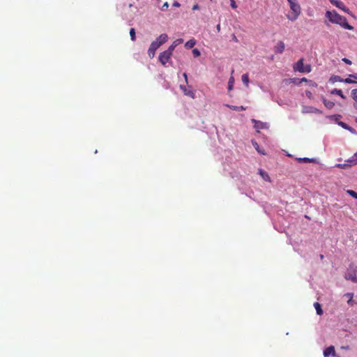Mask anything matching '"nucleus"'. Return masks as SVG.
Instances as JSON below:
<instances>
[{
	"mask_svg": "<svg viewBox=\"0 0 357 357\" xmlns=\"http://www.w3.org/2000/svg\"><path fill=\"white\" fill-rule=\"evenodd\" d=\"M326 16L332 23L337 24L345 29H354V27L347 22V18L338 14L336 11H327Z\"/></svg>",
	"mask_w": 357,
	"mask_h": 357,
	"instance_id": "obj_1",
	"label": "nucleus"
},
{
	"mask_svg": "<svg viewBox=\"0 0 357 357\" xmlns=\"http://www.w3.org/2000/svg\"><path fill=\"white\" fill-rule=\"evenodd\" d=\"M287 1L289 4L291 13H289L287 17L288 20L294 22L296 20L300 15L301 13V8L297 0H287Z\"/></svg>",
	"mask_w": 357,
	"mask_h": 357,
	"instance_id": "obj_2",
	"label": "nucleus"
},
{
	"mask_svg": "<svg viewBox=\"0 0 357 357\" xmlns=\"http://www.w3.org/2000/svg\"><path fill=\"white\" fill-rule=\"evenodd\" d=\"M294 69L295 71H298L300 73H310L312 70L311 66L307 64L304 66L303 64V59H299L294 65Z\"/></svg>",
	"mask_w": 357,
	"mask_h": 357,
	"instance_id": "obj_3",
	"label": "nucleus"
},
{
	"mask_svg": "<svg viewBox=\"0 0 357 357\" xmlns=\"http://www.w3.org/2000/svg\"><path fill=\"white\" fill-rule=\"evenodd\" d=\"M171 56L172 54L169 52L164 51L160 54L158 59L162 65H165L170 59Z\"/></svg>",
	"mask_w": 357,
	"mask_h": 357,
	"instance_id": "obj_4",
	"label": "nucleus"
},
{
	"mask_svg": "<svg viewBox=\"0 0 357 357\" xmlns=\"http://www.w3.org/2000/svg\"><path fill=\"white\" fill-rule=\"evenodd\" d=\"M160 46L156 42H152L150 45V47L148 50V54L150 58H153L155 56V51L158 48H159Z\"/></svg>",
	"mask_w": 357,
	"mask_h": 357,
	"instance_id": "obj_5",
	"label": "nucleus"
},
{
	"mask_svg": "<svg viewBox=\"0 0 357 357\" xmlns=\"http://www.w3.org/2000/svg\"><path fill=\"white\" fill-rule=\"evenodd\" d=\"M332 4L335 5L338 8L347 12L349 9L346 7L344 3L340 0H331Z\"/></svg>",
	"mask_w": 357,
	"mask_h": 357,
	"instance_id": "obj_6",
	"label": "nucleus"
},
{
	"mask_svg": "<svg viewBox=\"0 0 357 357\" xmlns=\"http://www.w3.org/2000/svg\"><path fill=\"white\" fill-rule=\"evenodd\" d=\"M180 89L183 91L184 95L195 98V93L192 90L187 89L184 85H180Z\"/></svg>",
	"mask_w": 357,
	"mask_h": 357,
	"instance_id": "obj_7",
	"label": "nucleus"
},
{
	"mask_svg": "<svg viewBox=\"0 0 357 357\" xmlns=\"http://www.w3.org/2000/svg\"><path fill=\"white\" fill-rule=\"evenodd\" d=\"M330 355H332L333 356H335V347L333 346H330L324 351V357H328Z\"/></svg>",
	"mask_w": 357,
	"mask_h": 357,
	"instance_id": "obj_8",
	"label": "nucleus"
},
{
	"mask_svg": "<svg viewBox=\"0 0 357 357\" xmlns=\"http://www.w3.org/2000/svg\"><path fill=\"white\" fill-rule=\"evenodd\" d=\"M167 35L166 33H162L158 38H157L156 40H155L154 42H156L159 45V46H160L167 42Z\"/></svg>",
	"mask_w": 357,
	"mask_h": 357,
	"instance_id": "obj_9",
	"label": "nucleus"
},
{
	"mask_svg": "<svg viewBox=\"0 0 357 357\" xmlns=\"http://www.w3.org/2000/svg\"><path fill=\"white\" fill-rule=\"evenodd\" d=\"M284 43L282 41H280L275 47V52L281 54L284 52Z\"/></svg>",
	"mask_w": 357,
	"mask_h": 357,
	"instance_id": "obj_10",
	"label": "nucleus"
},
{
	"mask_svg": "<svg viewBox=\"0 0 357 357\" xmlns=\"http://www.w3.org/2000/svg\"><path fill=\"white\" fill-rule=\"evenodd\" d=\"M303 82H306V84H307L310 86H312V87H317V84L316 82H313L312 80H309V79H307L305 77H303V78L300 79L297 84H301Z\"/></svg>",
	"mask_w": 357,
	"mask_h": 357,
	"instance_id": "obj_11",
	"label": "nucleus"
},
{
	"mask_svg": "<svg viewBox=\"0 0 357 357\" xmlns=\"http://www.w3.org/2000/svg\"><path fill=\"white\" fill-rule=\"evenodd\" d=\"M323 102L325 107L329 109H332L335 106V103L331 100H326L325 98H322Z\"/></svg>",
	"mask_w": 357,
	"mask_h": 357,
	"instance_id": "obj_12",
	"label": "nucleus"
},
{
	"mask_svg": "<svg viewBox=\"0 0 357 357\" xmlns=\"http://www.w3.org/2000/svg\"><path fill=\"white\" fill-rule=\"evenodd\" d=\"M252 122L255 123V128L258 130L259 129H263L264 128V123L261 122V121H256L255 119H252Z\"/></svg>",
	"mask_w": 357,
	"mask_h": 357,
	"instance_id": "obj_13",
	"label": "nucleus"
},
{
	"mask_svg": "<svg viewBox=\"0 0 357 357\" xmlns=\"http://www.w3.org/2000/svg\"><path fill=\"white\" fill-rule=\"evenodd\" d=\"M331 93L335 94V95H338L343 99L346 98V96L343 94L342 90H340V89H334L331 91Z\"/></svg>",
	"mask_w": 357,
	"mask_h": 357,
	"instance_id": "obj_14",
	"label": "nucleus"
},
{
	"mask_svg": "<svg viewBox=\"0 0 357 357\" xmlns=\"http://www.w3.org/2000/svg\"><path fill=\"white\" fill-rule=\"evenodd\" d=\"M225 106L231 109L232 110H235V111L245 110V107H244L243 106L238 107V106H234V105H225Z\"/></svg>",
	"mask_w": 357,
	"mask_h": 357,
	"instance_id": "obj_15",
	"label": "nucleus"
},
{
	"mask_svg": "<svg viewBox=\"0 0 357 357\" xmlns=\"http://www.w3.org/2000/svg\"><path fill=\"white\" fill-rule=\"evenodd\" d=\"M196 44V41L195 39H191L187 41L185 44V46L188 49L192 48Z\"/></svg>",
	"mask_w": 357,
	"mask_h": 357,
	"instance_id": "obj_16",
	"label": "nucleus"
},
{
	"mask_svg": "<svg viewBox=\"0 0 357 357\" xmlns=\"http://www.w3.org/2000/svg\"><path fill=\"white\" fill-rule=\"evenodd\" d=\"M314 307L316 309L317 314L321 315L323 314L321 306L318 302L314 303Z\"/></svg>",
	"mask_w": 357,
	"mask_h": 357,
	"instance_id": "obj_17",
	"label": "nucleus"
},
{
	"mask_svg": "<svg viewBox=\"0 0 357 357\" xmlns=\"http://www.w3.org/2000/svg\"><path fill=\"white\" fill-rule=\"evenodd\" d=\"M241 79H242V82H243V84L246 86H248V84H249V77H248V75L247 73L245 74H243L241 77Z\"/></svg>",
	"mask_w": 357,
	"mask_h": 357,
	"instance_id": "obj_18",
	"label": "nucleus"
},
{
	"mask_svg": "<svg viewBox=\"0 0 357 357\" xmlns=\"http://www.w3.org/2000/svg\"><path fill=\"white\" fill-rule=\"evenodd\" d=\"M252 145L254 146V147L255 148V149L258 151V153H261L262 155H265L266 154V153L264 151H262V150H261L259 149V144H257V142L252 140Z\"/></svg>",
	"mask_w": 357,
	"mask_h": 357,
	"instance_id": "obj_19",
	"label": "nucleus"
},
{
	"mask_svg": "<svg viewBox=\"0 0 357 357\" xmlns=\"http://www.w3.org/2000/svg\"><path fill=\"white\" fill-rule=\"evenodd\" d=\"M259 173L265 181H270V177L266 172L259 169Z\"/></svg>",
	"mask_w": 357,
	"mask_h": 357,
	"instance_id": "obj_20",
	"label": "nucleus"
},
{
	"mask_svg": "<svg viewBox=\"0 0 357 357\" xmlns=\"http://www.w3.org/2000/svg\"><path fill=\"white\" fill-rule=\"evenodd\" d=\"M348 162H349L351 163L349 166H351V165L357 164V152L352 157V159L350 160H348Z\"/></svg>",
	"mask_w": 357,
	"mask_h": 357,
	"instance_id": "obj_21",
	"label": "nucleus"
},
{
	"mask_svg": "<svg viewBox=\"0 0 357 357\" xmlns=\"http://www.w3.org/2000/svg\"><path fill=\"white\" fill-rule=\"evenodd\" d=\"M296 160L300 162H311L313 161V159H310L309 158H298Z\"/></svg>",
	"mask_w": 357,
	"mask_h": 357,
	"instance_id": "obj_22",
	"label": "nucleus"
},
{
	"mask_svg": "<svg viewBox=\"0 0 357 357\" xmlns=\"http://www.w3.org/2000/svg\"><path fill=\"white\" fill-rule=\"evenodd\" d=\"M130 38L132 41H135L136 40V36H135V29L132 28L130 30Z\"/></svg>",
	"mask_w": 357,
	"mask_h": 357,
	"instance_id": "obj_23",
	"label": "nucleus"
},
{
	"mask_svg": "<svg viewBox=\"0 0 357 357\" xmlns=\"http://www.w3.org/2000/svg\"><path fill=\"white\" fill-rule=\"evenodd\" d=\"M351 93L352 98L357 102V89H353Z\"/></svg>",
	"mask_w": 357,
	"mask_h": 357,
	"instance_id": "obj_24",
	"label": "nucleus"
},
{
	"mask_svg": "<svg viewBox=\"0 0 357 357\" xmlns=\"http://www.w3.org/2000/svg\"><path fill=\"white\" fill-rule=\"evenodd\" d=\"M347 193L357 199V192H355L352 190H347Z\"/></svg>",
	"mask_w": 357,
	"mask_h": 357,
	"instance_id": "obj_25",
	"label": "nucleus"
},
{
	"mask_svg": "<svg viewBox=\"0 0 357 357\" xmlns=\"http://www.w3.org/2000/svg\"><path fill=\"white\" fill-rule=\"evenodd\" d=\"M346 296H349V301H347V303H348L349 305H354L353 294H347Z\"/></svg>",
	"mask_w": 357,
	"mask_h": 357,
	"instance_id": "obj_26",
	"label": "nucleus"
},
{
	"mask_svg": "<svg viewBox=\"0 0 357 357\" xmlns=\"http://www.w3.org/2000/svg\"><path fill=\"white\" fill-rule=\"evenodd\" d=\"M331 79L333 82H343V79H342L340 76L335 75L331 77Z\"/></svg>",
	"mask_w": 357,
	"mask_h": 357,
	"instance_id": "obj_27",
	"label": "nucleus"
},
{
	"mask_svg": "<svg viewBox=\"0 0 357 357\" xmlns=\"http://www.w3.org/2000/svg\"><path fill=\"white\" fill-rule=\"evenodd\" d=\"M192 54L195 57H198L201 54L199 50L197 48H195L192 50Z\"/></svg>",
	"mask_w": 357,
	"mask_h": 357,
	"instance_id": "obj_28",
	"label": "nucleus"
},
{
	"mask_svg": "<svg viewBox=\"0 0 357 357\" xmlns=\"http://www.w3.org/2000/svg\"><path fill=\"white\" fill-rule=\"evenodd\" d=\"M233 84H234V78L231 77L229 79V82H228V89L229 90H231L232 89Z\"/></svg>",
	"mask_w": 357,
	"mask_h": 357,
	"instance_id": "obj_29",
	"label": "nucleus"
},
{
	"mask_svg": "<svg viewBox=\"0 0 357 357\" xmlns=\"http://www.w3.org/2000/svg\"><path fill=\"white\" fill-rule=\"evenodd\" d=\"M176 46L172 43L169 47L168 49L166 50L167 52H169L170 54L172 55V52L174 51V50L175 49Z\"/></svg>",
	"mask_w": 357,
	"mask_h": 357,
	"instance_id": "obj_30",
	"label": "nucleus"
},
{
	"mask_svg": "<svg viewBox=\"0 0 357 357\" xmlns=\"http://www.w3.org/2000/svg\"><path fill=\"white\" fill-rule=\"evenodd\" d=\"M183 43V40L182 38H178L173 42V44L176 47L177 45H178Z\"/></svg>",
	"mask_w": 357,
	"mask_h": 357,
	"instance_id": "obj_31",
	"label": "nucleus"
},
{
	"mask_svg": "<svg viewBox=\"0 0 357 357\" xmlns=\"http://www.w3.org/2000/svg\"><path fill=\"white\" fill-rule=\"evenodd\" d=\"M349 278H351V281L352 282L357 283V275H356V268H354V277H349Z\"/></svg>",
	"mask_w": 357,
	"mask_h": 357,
	"instance_id": "obj_32",
	"label": "nucleus"
},
{
	"mask_svg": "<svg viewBox=\"0 0 357 357\" xmlns=\"http://www.w3.org/2000/svg\"><path fill=\"white\" fill-rule=\"evenodd\" d=\"M344 82L345 83H347V84H354V83H356V81H354L352 80L351 79H350L349 77L348 78H346L345 79L343 80Z\"/></svg>",
	"mask_w": 357,
	"mask_h": 357,
	"instance_id": "obj_33",
	"label": "nucleus"
},
{
	"mask_svg": "<svg viewBox=\"0 0 357 357\" xmlns=\"http://www.w3.org/2000/svg\"><path fill=\"white\" fill-rule=\"evenodd\" d=\"M354 273H351L350 272H348L345 275V278H346V280H351V278H349V277H354Z\"/></svg>",
	"mask_w": 357,
	"mask_h": 357,
	"instance_id": "obj_34",
	"label": "nucleus"
},
{
	"mask_svg": "<svg viewBox=\"0 0 357 357\" xmlns=\"http://www.w3.org/2000/svg\"><path fill=\"white\" fill-rule=\"evenodd\" d=\"M230 6L232 8L235 9L237 8V5L234 0H230Z\"/></svg>",
	"mask_w": 357,
	"mask_h": 357,
	"instance_id": "obj_35",
	"label": "nucleus"
},
{
	"mask_svg": "<svg viewBox=\"0 0 357 357\" xmlns=\"http://www.w3.org/2000/svg\"><path fill=\"white\" fill-rule=\"evenodd\" d=\"M168 7H169V4H168V3H167V2H165V3L162 6V7H161V10H167V9L168 8Z\"/></svg>",
	"mask_w": 357,
	"mask_h": 357,
	"instance_id": "obj_36",
	"label": "nucleus"
},
{
	"mask_svg": "<svg viewBox=\"0 0 357 357\" xmlns=\"http://www.w3.org/2000/svg\"><path fill=\"white\" fill-rule=\"evenodd\" d=\"M342 61H343L345 63H347V64H349V65H351V61L349 59H347V58H344V59H342Z\"/></svg>",
	"mask_w": 357,
	"mask_h": 357,
	"instance_id": "obj_37",
	"label": "nucleus"
},
{
	"mask_svg": "<svg viewBox=\"0 0 357 357\" xmlns=\"http://www.w3.org/2000/svg\"><path fill=\"white\" fill-rule=\"evenodd\" d=\"M340 124L342 125V126L343 128L351 130V129L349 128V126L346 123L341 122Z\"/></svg>",
	"mask_w": 357,
	"mask_h": 357,
	"instance_id": "obj_38",
	"label": "nucleus"
},
{
	"mask_svg": "<svg viewBox=\"0 0 357 357\" xmlns=\"http://www.w3.org/2000/svg\"><path fill=\"white\" fill-rule=\"evenodd\" d=\"M198 9H199V6L197 4H195L192 6L193 10H198Z\"/></svg>",
	"mask_w": 357,
	"mask_h": 357,
	"instance_id": "obj_39",
	"label": "nucleus"
},
{
	"mask_svg": "<svg viewBox=\"0 0 357 357\" xmlns=\"http://www.w3.org/2000/svg\"><path fill=\"white\" fill-rule=\"evenodd\" d=\"M216 29H217V31H218V33L220 31L221 28H220V24H217V26H216Z\"/></svg>",
	"mask_w": 357,
	"mask_h": 357,
	"instance_id": "obj_40",
	"label": "nucleus"
},
{
	"mask_svg": "<svg viewBox=\"0 0 357 357\" xmlns=\"http://www.w3.org/2000/svg\"><path fill=\"white\" fill-rule=\"evenodd\" d=\"M346 165H347L346 164H338L337 167H339L340 168H345Z\"/></svg>",
	"mask_w": 357,
	"mask_h": 357,
	"instance_id": "obj_41",
	"label": "nucleus"
},
{
	"mask_svg": "<svg viewBox=\"0 0 357 357\" xmlns=\"http://www.w3.org/2000/svg\"><path fill=\"white\" fill-rule=\"evenodd\" d=\"M173 6H176V7H179L180 6V3H178L177 1H175L174 3H173Z\"/></svg>",
	"mask_w": 357,
	"mask_h": 357,
	"instance_id": "obj_42",
	"label": "nucleus"
},
{
	"mask_svg": "<svg viewBox=\"0 0 357 357\" xmlns=\"http://www.w3.org/2000/svg\"><path fill=\"white\" fill-rule=\"evenodd\" d=\"M232 38H233V40H234L235 42H238V39H237L236 36L234 34H233V36H232Z\"/></svg>",
	"mask_w": 357,
	"mask_h": 357,
	"instance_id": "obj_43",
	"label": "nucleus"
},
{
	"mask_svg": "<svg viewBox=\"0 0 357 357\" xmlns=\"http://www.w3.org/2000/svg\"><path fill=\"white\" fill-rule=\"evenodd\" d=\"M183 77L185 79V81L187 82H188V76H187V74L185 73H183Z\"/></svg>",
	"mask_w": 357,
	"mask_h": 357,
	"instance_id": "obj_44",
	"label": "nucleus"
},
{
	"mask_svg": "<svg viewBox=\"0 0 357 357\" xmlns=\"http://www.w3.org/2000/svg\"><path fill=\"white\" fill-rule=\"evenodd\" d=\"M349 77H354L355 79H357V76L356 75H350Z\"/></svg>",
	"mask_w": 357,
	"mask_h": 357,
	"instance_id": "obj_45",
	"label": "nucleus"
}]
</instances>
